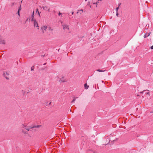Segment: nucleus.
Instances as JSON below:
<instances>
[{
	"label": "nucleus",
	"instance_id": "nucleus-24",
	"mask_svg": "<svg viewBox=\"0 0 153 153\" xmlns=\"http://www.w3.org/2000/svg\"><path fill=\"white\" fill-rule=\"evenodd\" d=\"M28 19H29V20L30 19V18L29 17H28V18L26 20V21H25V22H26L27 21Z\"/></svg>",
	"mask_w": 153,
	"mask_h": 153
},
{
	"label": "nucleus",
	"instance_id": "nucleus-22",
	"mask_svg": "<svg viewBox=\"0 0 153 153\" xmlns=\"http://www.w3.org/2000/svg\"><path fill=\"white\" fill-rule=\"evenodd\" d=\"M47 10H48V12H50V7L48 8V9H47Z\"/></svg>",
	"mask_w": 153,
	"mask_h": 153
},
{
	"label": "nucleus",
	"instance_id": "nucleus-2",
	"mask_svg": "<svg viewBox=\"0 0 153 153\" xmlns=\"http://www.w3.org/2000/svg\"><path fill=\"white\" fill-rule=\"evenodd\" d=\"M32 22H33L34 26V27H38L37 29H39L38 25V23H37V21H36V20H34V21H33Z\"/></svg>",
	"mask_w": 153,
	"mask_h": 153
},
{
	"label": "nucleus",
	"instance_id": "nucleus-25",
	"mask_svg": "<svg viewBox=\"0 0 153 153\" xmlns=\"http://www.w3.org/2000/svg\"><path fill=\"white\" fill-rule=\"evenodd\" d=\"M62 14V13H61L60 12H59V13L58 15L59 16H60V15H61Z\"/></svg>",
	"mask_w": 153,
	"mask_h": 153
},
{
	"label": "nucleus",
	"instance_id": "nucleus-30",
	"mask_svg": "<svg viewBox=\"0 0 153 153\" xmlns=\"http://www.w3.org/2000/svg\"><path fill=\"white\" fill-rule=\"evenodd\" d=\"M22 126H23V127L22 126V128H24V127L25 126H24V125H23V124H22Z\"/></svg>",
	"mask_w": 153,
	"mask_h": 153
},
{
	"label": "nucleus",
	"instance_id": "nucleus-29",
	"mask_svg": "<svg viewBox=\"0 0 153 153\" xmlns=\"http://www.w3.org/2000/svg\"><path fill=\"white\" fill-rule=\"evenodd\" d=\"M118 12H117L116 15L117 16H118Z\"/></svg>",
	"mask_w": 153,
	"mask_h": 153
},
{
	"label": "nucleus",
	"instance_id": "nucleus-6",
	"mask_svg": "<svg viewBox=\"0 0 153 153\" xmlns=\"http://www.w3.org/2000/svg\"><path fill=\"white\" fill-rule=\"evenodd\" d=\"M34 11H33V12L32 14V15L31 17V21H34V20H36V19H34Z\"/></svg>",
	"mask_w": 153,
	"mask_h": 153
},
{
	"label": "nucleus",
	"instance_id": "nucleus-4",
	"mask_svg": "<svg viewBox=\"0 0 153 153\" xmlns=\"http://www.w3.org/2000/svg\"><path fill=\"white\" fill-rule=\"evenodd\" d=\"M62 26L64 30H65L66 29L68 30H69V29L68 25L66 24L63 25Z\"/></svg>",
	"mask_w": 153,
	"mask_h": 153
},
{
	"label": "nucleus",
	"instance_id": "nucleus-5",
	"mask_svg": "<svg viewBox=\"0 0 153 153\" xmlns=\"http://www.w3.org/2000/svg\"><path fill=\"white\" fill-rule=\"evenodd\" d=\"M47 28L46 26H43L41 27V29L42 30L43 33H44V31L46 30Z\"/></svg>",
	"mask_w": 153,
	"mask_h": 153
},
{
	"label": "nucleus",
	"instance_id": "nucleus-9",
	"mask_svg": "<svg viewBox=\"0 0 153 153\" xmlns=\"http://www.w3.org/2000/svg\"><path fill=\"white\" fill-rule=\"evenodd\" d=\"M64 76H62V78L60 79V81H61L62 82H65L66 81L64 79Z\"/></svg>",
	"mask_w": 153,
	"mask_h": 153
},
{
	"label": "nucleus",
	"instance_id": "nucleus-18",
	"mask_svg": "<svg viewBox=\"0 0 153 153\" xmlns=\"http://www.w3.org/2000/svg\"><path fill=\"white\" fill-rule=\"evenodd\" d=\"M15 4H16L15 3H12L11 4V6L12 7Z\"/></svg>",
	"mask_w": 153,
	"mask_h": 153
},
{
	"label": "nucleus",
	"instance_id": "nucleus-26",
	"mask_svg": "<svg viewBox=\"0 0 153 153\" xmlns=\"http://www.w3.org/2000/svg\"><path fill=\"white\" fill-rule=\"evenodd\" d=\"M150 48L151 49H153V45Z\"/></svg>",
	"mask_w": 153,
	"mask_h": 153
},
{
	"label": "nucleus",
	"instance_id": "nucleus-13",
	"mask_svg": "<svg viewBox=\"0 0 153 153\" xmlns=\"http://www.w3.org/2000/svg\"><path fill=\"white\" fill-rule=\"evenodd\" d=\"M97 71L100 72H103L105 71H103L102 70H100V69H98Z\"/></svg>",
	"mask_w": 153,
	"mask_h": 153
},
{
	"label": "nucleus",
	"instance_id": "nucleus-19",
	"mask_svg": "<svg viewBox=\"0 0 153 153\" xmlns=\"http://www.w3.org/2000/svg\"><path fill=\"white\" fill-rule=\"evenodd\" d=\"M147 95H148V96H149L150 94L149 92H147L146 93Z\"/></svg>",
	"mask_w": 153,
	"mask_h": 153
},
{
	"label": "nucleus",
	"instance_id": "nucleus-27",
	"mask_svg": "<svg viewBox=\"0 0 153 153\" xmlns=\"http://www.w3.org/2000/svg\"><path fill=\"white\" fill-rule=\"evenodd\" d=\"M97 3H98V2H97L96 3H93V4H96V7H97Z\"/></svg>",
	"mask_w": 153,
	"mask_h": 153
},
{
	"label": "nucleus",
	"instance_id": "nucleus-20",
	"mask_svg": "<svg viewBox=\"0 0 153 153\" xmlns=\"http://www.w3.org/2000/svg\"><path fill=\"white\" fill-rule=\"evenodd\" d=\"M75 100H76V99L75 98H74V99L71 102H74L75 101Z\"/></svg>",
	"mask_w": 153,
	"mask_h": 153
},
{
	"label": "nucleus",
	"instance_id": "nucleus-8",
	"mask_svg": "<svg viewBox=\"0 0 153 153\" xmlns=\"http://www.w3.org/2000/svg\"><path fill=\"white\" fill-rule=\"evenodd\" d=\"M150 33H151V32H150L149 33H146L145 34V35H144V37L145 38H146L149 36L150 35Z\"/></svg>",
	"mask_w": 153,
	"mask_h": 153
},
{
	"label": "nucleus",
	"instance_id": "nucleus-16",
	"mask_svg": "<svg viewBox=\"0 0 153 153\" xmlns=\"http://www.w3.org/2000/svg\"><path fill=\"white\" fill-rule=\"evenodd\" d=\"M79 12H82V13L83 12V10L82 9L81 10H78V12H77V13H79Z\"/></svg>",
	"mask_w": 153,
	"mask_h": 153
},
{
	"label": "nucleus",
	"instance_id": "nucleus-37",
	"mask_svg": "<svg viewBox=\"0 0 153 153\" xmlns=\"http://www.w3.org/2000/svg\"><path fill=\"white\" fill-rule=\"evenodd\" d=\"M121 4V3L120 4H119V6H120V5Z\"/></svg>",
	"mask_w": 153,
	"mask_h": 153
},
{
	"label": "nucleus",
	"instance_id": "nucleus-15",
	"mask_svg": "<svg viewBox=\"0 0 153 153\" xmlns=\"http://www.w3.org/2000/svg\"><path fill=\"white\" fill-rule=\"evenodd\" d=\"M21 10V5H20L18 11L20 12V11Z\"/></svg>",
	"mask_w": 153,
	"mask_h": 153
},
{
	"label": "nucleus",
	"instance_id": "nucleus-38",
	"mask_svg": "<svg viewBox=\"0 0 153 153\" xmlns=\"http://www.w3.org/2000/svg\"><path fill=\"white\" fill-rule=\"evenodd\" d=\"M137 96H139V95H138V94H137Z\"/></svg>",
	"mask_w": 153,
	"mask_h": 153
},
{
	"label": "nucleus",
	"instance_id": "nucleus-33",
	"mask_svg": "<svg viewBox=\"0 0 153 153\" xmlns=\"http://www.w3.org/2000/svg\"><path fill=\"white\" fill-rule=\"evenodd\" d=\"M50 30H51V31L53 30V29H51L50 28Z\"/></svg>",
	"mask_w": 153,
	"mask_h": 153
},
{
	"label": "nucleus",
	"instance_id": "nucleus-1",
	"mask_svg": "<svg viewBox=\"0 0 153 153\" xmlns=\"http://www.w3.org/2000/svg\"><path fill=\"white\" fill-rule=\"evenodd\" d=\"M41 126H42L41 125H37L36 126H28V127L26 128L25 129H26L27 131H29L30 129H31L33 130L34 128H39L41 127Z\"/></svg>",
	"mask_w": 153,
	"mask_h": 153
},
{
	"label": "nucleus",
	"instance_id": "nucleus-10",
	"mask_svg": "<svg viewBox=\"0 0 153 153\" xmlns=\"http://www.w3.org/2000/svg\"><path fill=\"white\" fill-rule=\"evenodd\" d=\"M42 8H43V9L45 10H47L48 8V7L47 6H43L42 7ZM42 8V7H41Z\"/></svg>",
	"mask_w": 153,
	"mask_h": 153
},
{
	"label": "nucleus",
	"instance_id": "nucleus-21",
	"mask_svg": "<svg viewBox=\"0 0 153 153\" xmlns=\"http://www.w3.org/2000/svg\"><path fill=\"white\" fill-rule=\"evenodd\" d=\"M119 7H117L116 8V12H117L118 11V9H119Z\"/></svg>",
	"mask_w": 153,
	"mask_h": 153
},
{
	"label": "nucleus",
	"instance_id": "nucleus-3",
	"mask_svg": "<svg viewBox=\"0 0 153 153\" xmlns=\"http://www.w3.org/2000/svg\"><path fill=\"white\" fill-rule=\"evenodd\" d=\"M4 76L7 79H8L9 78L7 77V76H8L9 74L7 73V72H4L3 73V74Z\"/></svg>",
	"mask_w": 153,
	"mask_h": 153
},
{
	"label": "nucleus",
	"instance_id": "nucleus-12",
	"mask_svg": "<svg viewBox=\"0 0 153 153\" xmlns=\"http://www.w3.org/2000/svg\"><path fill=\"white\" fill-rule=\"evenodd\" d=\"M36 13H38V14L39 15V17H40V13L39 12V11H38V9H36Z\"/></svg>",
	"mask_w": 153,
	"mask_h": 153
},
{
	"label": "nucleus",
	"instance_id": "nucleus-31",
	"mask_svg": "<svg viewBox=\"0 0 153 153\" xmlns=\"http://www.w3.org/2000/svg\"><path fill=\"white\" fill-rule=\"evenodd\" d=\"M51 102H50L49 103V105H51Z\"/></svg>",
	"mask_w": 153,
	"mask_h": 153
},
{
	"label": "nucleus",
	"instance_id": "nucleus-39",
	"mask_svg": "<svg viewBox=\"0 0 153 153\" xmlns=\"http://www.w3.org/2000/svg\"><path fill=\"white\" fill-rule=\"evenodd\" d=\"M93 152L94 153H95V152Z\"/></svg>",
	"mask_w": 153,
	"mask_h": 153
},
{
	"label": "nucleus",
	"instance_id": "nucleus-17",
	"mask_svg": "<svg viewBox=\"0 0 153 153\" xmlns=\"http://www.w3.org/2000/svg\"><path fill=\"white\" fill-rule=\"evenodd\" d=\"M34 69V66H32V67H31V71H33Z\"/></svg>",
	"mask_w": 153,
	"mask_h": 153
},
{
	"label": "nucleus",
	"instance_id": "nucleus-14",
	"mask_svg": "<svg viewBox=\"0 0 153 153\" xmlns=\"http://www.w3.org/2000/svg\"><path fill=\"white\" fill-rule=\"evenodd\" d=\"M22 132L23 133L25 134H26L27 133V131H24V130H22Z\"/></svg>",
	"mask_w": 153,
	"mask_h": 153
},
{
	"label": "nucleus",
	"instance_id": "nucleus-32",
	"mask_svg": "<svg viewBox=\"0 0 153 153\" xmlns=\"http://www.w3.org/2000/svg\"><path fill=\"white\" fill-rule=\"evenodd\" d=\"M2 38V37L1 36H0V39H1V38Z\"/></svg>",
	"mask_w": 153,
	"mask_h": 153
},
{
	"label": "nucleus",
	"instance_id": "nucleus-7",
	"mask_svg": "<svg viewBox=\"0 0 153 153\" xmlns=\"http://www.w3.org/2000/svg\"><path fill=\"white\" fill-rule=\"evenodd\" d=\"M5 43L4 40L2 39V38L0 39V44H5Z\"/></svg>",
	"mask_w": 153,
	"mask_h": 153
},
{
	"label": "nucleus",
	"instance_id": "nucleus-36",
	"mask_svg": "<svg viewBox=\"0 0 153 153\" xmlns=\"http://www.w3.org/2000/svg\"><path fill=\"white\" fill-rule=\"evenodd\" d=\"M46 64V63H44V64H43V65H45Z\"/></svg>",
	"mask_w": 153,
	"mask_h": 153
},
{
	"label": "nucleus",
	"instance_id": "nucleus-11",
	"mask_svg": "<svg viewBox=\"0 0 153 153\" xmlns=\"http://www.w3.org/2000/svg\"><path fill=\"white\" fill-rule=\"evenodd\" d=\"M84 87L85 89H87L89 87V85H87L86 84H85L84 85Z\"/></svg>",
	"mask_w": 153,
	"mask_h": 153
},
{
	"label": "nucleus",
	"instance_id": "nucleus-35",
	"mask_svg": "<svg viewBox=\"0 0 153 153\" xmlns=\"http://www.w3.org/2000/svg\"><path fill=\"white\" fill-rule=\"evenodd\" d=\"M72 15H73V14H74V12H72Z\"/></svg>",
	"mask_w": 153,
	"mask_h": 153
},
{
	"label": "nucleus",
	"instance_id": "nucleus-34",
	"mask_svg": "<svg viewBox=\"0 0 153 153\" xmlns=\"http://www.w3.org/2000/svg\"><path fill=\"white\" fill-rule=\"evenodd\" d=\"M45 55H42L41 56H43V57H44V56H45Z\"/></svg>",
	"mask_w": 153,
	"mask_h": 153
},
{
	"label": "nucleus",
	"instance_id": "nucleus-28",
	"mask_svg": "<svg viewBox=\"0 0 153 153\" xmlns=\"http://www.w3.org/2000/svg\"><path fill=\"white\" fill-rule=\"evenodd\" d=\"M145 91V90H143V91H142V92H140V93H142H142H143V91Z\"/></svg>",
	"mask_w": 153,
	"mask_h": 153
},
{
	"label": "nucleus",
	"instance_id": "nucleus-23",
	"mask_svg": "<svg viewBox=\"0 0 153 153\" xmlns=\"http://www.w3.org/2000/svg\"><path fill=\"white\" fill-rule=\"evenodd\" d=\"M19 12H19V11H18L17 13L18 14V15L19 16H20V13H19Z\"/></svg>",
	"mask_w": 153,
	"mask_h": 153
}]
</instances>
